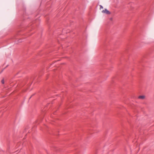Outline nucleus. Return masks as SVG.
Wrapping results in <instances>:
<instances>
[{
	"instance_id": "nucleus-2",
	"label": "nucleus",
	"mask_w": 154,
	"mask_h": 154,
	"mask_svg": "<svg viewBox=\"0 0 154 154\" xmlns=\"http://www.w3.org/2000/svg\"><path fill=\"white\" fill-rule=\"evenodd\" d=\"M145 96H139L138 98L140 99H143L145 98Z\"/></svg>"
},
{
	"instance_id": "nucleus-5",
	"label": "nucleus",
	"mask_w": 154,
	"mask_h": 154,
	"mask_svg": "<svg viewBox=\"0 0 154 154\" xmlns=\"http://www.w3.org/2000/svg\"><path fill=\"white\" fill-rule=\"evenodd\" d=\"M103 6L101 5H100V9H103Z\"/></svg>"
},
{
	"instance_id": "nucleus-3",
	"label": "nucleus",
	"mask_w": 154,
	"mask_h": 154,
	"mask_svg": "<svg viewBox=\"0 0 154 154\" xmlns=\"http://www.w3.org/2000/svg\"><path fill=\"white\" fill-rule=\"evenodd\" d=\"M17 42H17V44L19 42H22V40L21 39H20L19 40H18L17 41Z\"/></svg>"
},
{
	"instance_id": "nucleus-7",
	"label": "nucleus",
	"mask_w": 154,
	"mask_h": 154,
	"mask_svg": "<svg viewBox=\"0 0 154 154\" xmlns=\"http://www.w3.org/2000/svg\"><path fill=\"white\" fill-rule=\"evenodd\" d=\"M4 69H4V68L3 69H2V70L1 71V73H2V72L4 70Z\"/></svg>"
},
{
	"instance_id": "nucleus-8",
	"label": "nucleus",
	"mask_w": 154,
	"mask_h": 154,
	"mask_svg": "<svg viewBox=\"0 0 154 154\" xmlns=\"http://www.w3.org/2000/svg\"><path fill=\"white\" fill-rule=\"evenodd\" d=\"M8 66V65H7L6 66V67H5V68H4V69H5L6 68H7V67Z\"/></svg>"
},
{
	"instance_id": "nucleus-6",
	"label": "nucleus",
	"mask_w": 154,
	"mask_h": 154,
	"mask_svg": "<svg viewBox=\"0 0 154 154\" xmlns=\"http://www.w3.org/2000/svg\"><path fill=\"white\" fill-rule=\"evenodd\" d=\"M34 95V94H33V95H32V96H31V97L29 98V99H30L31 98V97H32V96Z\"/></svg>"
},
{
	"instance_id": "nucleus-1",
	"label": "nucleus",
	"mask_w": 154,
	"mask_h": 154,
	"mask_svg": "<svg viewBox=\"0 0 154 154\" xmlns=\"http://www.w3.org/2000/svg\"><path fill=\"white\" fill-rule=\"evenodd\" d=\"M102 12L107 14H111V12L106 9H105L104 10H103Z\"/></svg>"
},
{
	"instance_id": "nucleus-4",
	"label": "nucleus",
	"mask_w": 154,
	"mask_h": 154,
	"mask_svg": "<svg viewBox=\"0 0 154 154\" xmlns=\"http://www.w3.org/2000/svg\"><path fill=\"white\" fill-rule=\"evenodd\" d=\"M1 82L2 84H4V79H2L1 81Z\"/></svg>"
}]
</instances>
